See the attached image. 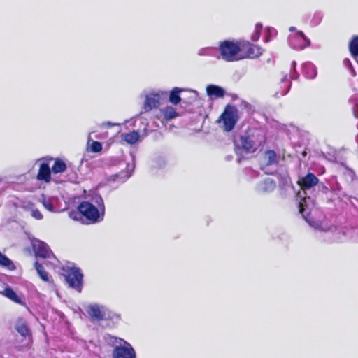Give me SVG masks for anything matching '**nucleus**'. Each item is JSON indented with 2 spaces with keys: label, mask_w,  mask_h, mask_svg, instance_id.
<instances>
[{
  "label": "nucleus",
  "mask_w": 358,
  "mask_h": 358,
  "mask_svg": "<svg viewBox=\"0 0 358 358\" xmlns=\"http://www.w3.org/2000/svg\"><path fill=\"white\" fill-rule=\"evenodd\" d=\"M78 210L91 223H96L103 219L105 206L100 195H95L92 201H83L78 206Z\"/></svg>",
  "instance_id": "f257e3e1"
},
{
  "label": "nucleus",
  "mask_w": 358,
  "mask_h": 358,
  "mask_svg": "<svg viewBox=\"0 0 358 358\" xmlns=\"http://www.w3.org/2000/svg\"><path fill=\"white\" fill-rule=\"evenodd\" d=\"M275 187L274 180L271 178H266L258 185L257 190L262 193H267L273 191Z\"/></svg>",
  "instance_id": "2eb2a0df"
},
{
  "label": "nucleus",
  "mask_w": 358,
  "mask_h": 358,
  "mask_svg": "<svg viewBox=\"0 0 358 358\" xmlns=\"http://www.w3.org/2000/svg\"><path fill=\"white\" fill-rule=\"evenodd\" d=\"M319 182L318 178L313 173H309L304 177H302L299 179L298 183L300 185L301 189L303 190V199L299 201H303L305 197H308L306 196V191L310 190L312 187H315ZM299 196L302 197L301 193H299Z\"/></svg>",
  "instance_id": "ddd939ff"
},
{
  "label": "nucleus",
  "mask_w": 358,
  "mask_h": 358,
  "mask_svg": "<svg viewBox=\"0 0 358 358\" xmlns=\"http://www.w3.org/2000/svg\"><path fill=\"white\" fill-rule=\"evenodd\" d=\"M303 72L308 79H313L317 76L316 67L310 62H306L303 65Z\"/></svg>",
  "instance_id": "6ab92c4d"
},
{
  "label": "nucleus",
  "mask_w": 358,
  "mask_h": 358,
  "mask_svg": "<svg viewBox=\"0 0 358 358\" xmlns=\"http://www.w3.org/2000/svg\"><path fill=\"white\" fill-rule=\"evenodd\" d=\"M289 45L295 50H303L310 44V40L299 31L289 37Z\"/></svg>",
  "instance_id": "9d476101"
},
{
  "label": "nucleus",
  "mask_w": 358,
  "mask_h": 358,
  "mask_svg": "<svg viewBox=\"0 0 358 358\" xmlns=\"http://www.w3.org/2000/svg\"><path fill=\"white\" fill-rule=\"evenodd\" d=\"M116 125H119V124H116V123H113L111 122H103L102 123L101 126L102 127H114V126H116Z\"/></svg>",
  "instance_id": "c9c22d12"
},
{
  "label": "nucleus",
  "mask_w": 358,
  "mask_h": 358,
  "mask_svg": "<svg viewBox=\"0 0 358 358\" xmlns=\"http://www.w3.org/2000/svg\"><path fill=\"white\" fill-rule=\"evenodd\" d=\"M90 149L94 152H99L102 150V144L99 141H92Z\"/></svg>",
  "instance_id": "72a5a7b5"
},
{
  "label": "nucleus",
  "mask_w": 358,
  "mask_h": 358,
  "mask_svg": "<svg viewBox=\"0 0 358 358\" xmlns=\"http://www.w3.org/2000/svg\"><path fill=\"white\" fill-rule=\"evenodd\" d=\"M264 161L266 165H272L277 162V156L275 151L269 150L264 152Z\"/></svg>",
  "instance_id": "a878e982"
},
{
  "label": "nucleus",
  "mask_w": 358,
  "mask_h": 358,
  "mask_svg": "<svg viewBox=\"0 0 358 358\" xmlns=\"http://www.w3.org/2000/svg\"><path fill=\"white\" fill-rule=\"evenodd\" d=\"M240 56L241 59H255L262 55L263 50L258 45L250 43L248 41H240Z\"/></svg>",
  "instance_id": "1a4fd4ad"
},
{
  "label": "nucleus",
  "mask_w": 358,
  "mask_h": 358,
  "mask_svg": "<svg viewBox=\"0 0 358 358\" xmlns=\"http://www.w3.org/2000/svg\"><path fill=\"white\" fill-rule=\"evenodd\" d=\"M264 142V136L258 132L246 134L235 142V152L237 155L254 153Z\"/></svg>",
  "instance_id": "7ed1b4c3"
},
{
  "label": "nucleus",
  "mask_w": 358,
  "mask_h": 358,
  "mask_svg": "<svg viewBox=\"0 0 358 358\" xmlns=\"http://www.w3.org/2000/svg\"><path fill=\"white\" fill-rule=\"evenodd\" d=\"M226 131H231L238 120V110L233 106L227 105L220 117Z\"/></svg>",
  "instance_id": "423d86ee"
},
{
  "label": "nucleus",
  "mask_w": 358,
  "mask_h": 358,
  "mask_svg": "<svg viewBox=\"0 0 358 358\" xmlns=\"http://www.w3.org/2000/svg\"><path fill=\"white\" fill-rule=\"evenodd\" d=\"M231 158H232V157H231V156H227V160H231Z\"/></svg>",
  "instance_id": "58836bf2"
},
{
  "label": "nucleus",
  "mask_w": 358,
  "mask_h": 358,
  "mask_svg": "<svg viewBox=\"0 0 358 358\" xmlns=\"http://www.w3.org/2000/svg\"><path fill=\"white\" fill-rule=\"evenodd\" d=\"M297 77H298V75H296V76L294 75L292 76V79L296 78Z\"/></svg>",
  "instance_id": "ea45409f"
},
{
  "label": "nucleus",
  "mask_w": 358,
  "mask_h": 358,
  "mask_svg": "<svg viewBox=\"0 0 358 358\" xmlns=\"http://www.w3.org/2000/svg\"><path fill=\"white\" fill-rule=\"evenodd\" d=\"M135 169V156L134 154L130 155V162L127 164V171L125 173H120L115 176L118 179H127L129 178Z\"/></svg>",
  "instance_id": "dca6fc26"
},
{
  "label": "nucleus",
  "mask_w": 358,
  "mask_h": 358,
  "mask_svg": "<svg viewBox=\"0 0 358 358\" xmlns=\"http://www.w3.org/2000/svg\"><path fill=\"white\" fill-rule=\"evenodd\" d=\"M66 163L61 159L57 158L55 160V163L52 166V172L54 174L62 173H64L66 170Z\"/></svg>",
  "instance_id": "4be33fe9"
},
{
  "label": "nucleus",
  "mask_w": 358,
  "mask_h": 358,
  "mask_svg": "<svg viewBox=\"0 0 358 358\" xmlns=\"http://www.w3.org/2000/svg\"><path fill=\"white\" fill-rule=\"evenodd\" d=\"M353 111L355 115L358 117V103H356L355 106L353 107Z\"/></svg>",
  "instance_id": "e433bc0d"
},
{
  "label": "nucleus",
  "mask_w": 358,
  "mask_h": 358,
  "mask_svg": "<svg viewBox=\"0 0 358 358\" xmlns=\"http://www.w3.org/2000/svg\"><path fill=\"white\" fill-rule=\"evenodd\" d=\"M161 113L166 120H173L178 116V113L172 106H166L161 109Z\"/></svg>",
  "instance_id": "b1692460"
},
{
  "label": "nucleus",
  "mask_w": 358,
  "mask_h": 358,
  "mask_svg": "<svg viewBox=\"0 0 358 358\" xmlns=\"http://www.w3.org/2000/svg\"><path fill=\"white\" fill-rule=\"evenodd\" d=\"M292 64H293V65H294V68H295V66H296V62H295V61H293Z\"/></svg>",
  "instance_id": "79ce46f5"
},
{
  "label": "nucleus",
  "mask_w": 358,
  "mask_h": 358,
  "mask_svg": "<svg viewBox=\"0 0 358 358\" xmlns=\"http://www.w3.org/2000/svg\"><path fill=\"white\" fill-rule=\"evenodd\" d=\"M214 50H215L213 48H203L198 51V55L199 56H212Z\"/></svg>",
  "instance_id": "473e14b6"
},
{
  "label": "nucleus",
  "mask_w": 358,
  "mask_h": 358,
  "mask_svg": "<svg viewBox=\"0 0 358 358\" xmlns=\"http://www.w3.org/2000/svg\"><path fill=\"white\" fill-rule=\"evenodd\" d=\"M86 311L92 321H101L106 318L107 308L103 305L92 303L87 306Z\"/></svg>",
  "instance_id": "9b49d317"
},
{
  "label": "nucleus",
  "mask_w": 358,
  "mask_h": 358,
  "mask_svg": "<svg viewBox=\"0 0 358 358\" xmlns=\"http://www.w3.org/2000/svg\"><path fill=\"white\" fill-rule=\"evenodd\" d=\"M41 201L45 209H47L48 210H49L50 212L55 211L54 206H53V203H52V199L47 198L44 194H43Z\"/></svg>",
  "instance_id": "7c9ffc66"
},
{
  "label": "nucleus",
  "mask_w": 358,
  "mask_h": 358,
  "mask_svg": "<svg viewBox=\"0 0 358 358\" xmlns=\"http://www.w3.org/2000/svg\"><path fill=\"white\" fill-rule=\"evenodd\" d=\"M139 138L140 134L136 131H133L129 133H123L121 134L122 140L131 145L136 143L138 141Z\"/></svg>",
  "instance_id": "aec40b11"
},
{
  "label": "nucleus",
  "mask_w": 358,
  "mask_h": 358,
  "mask_svg": "<svg viewBox=\"0 0 358 358\" xmlns=\"http://www.w3.org/2000/svg\"><path fill=\"white\" fill-rule=\"evenodd\" d=\"M183 91H185V89H183V88L174 87L170 92L169 97V101L173 105L178 104L181 101V98L180 96V93Z\"/></svg>",
  "instance_id": "412c9836"
},
{
  "label": "nucleus",
  "mask_w": 358,
  "mask_h": 358,
  "mask_svg": "<svg viewBox=\"0 0 358 358\" xmlns=\"http://www.w3.org/2000/svg\"><path fill=\"white\" fill-rule=\"evenodd\" d=\"M113 358H136V354L128 342H124L123 345H118L113 349L112 352Z\"/></svg>",
  "instance_id": "f8f14e48"
},
{
  "label": "nucleus",
  "mask_w": 358,
  "mask_h": 358,
  "mask_svg": "<svg viewBox=\"0 0 358 358\" xmlns=\"http://www.w3.org/2000/svg\"><path fill=\"white\" fill-rule=\"evenodd\" d=\"M34 266L38 275H39L42 280L45 282H52V280H50L48 273L45 271L42 264H39L38 262H36L34 264Z\"/></svg>",
  "instance_id": "393cba45"
},
{
  "label": "nucleus",
  "mask_w": 358,
  "mask_h": 358,
  "mask_svg": "<svg viewBox=\"0 0 358 358\" xmlns=\"http://www.w3.org/2000/svg\"><path fill=\"white\" fill-rule=\"evenodd\" d=\"M16 331L23 337L29 336L30 331L27 327V322L22 319L19 318L15 325Z\"/></svg>",
  "instance_id": "a211bd4d"
},
{
  "label": "nucleus",
  "mask_w": 358,
  "mask_h": 358,
  "mask_svg": "<svg viewBox=\"0 0 358 358\" xmlns=\"http://www.w3.org/2000/svg\"><path fill=\"white\" fill-rule=\"evenodd\" d=\"M237 162H238V163H241V157H239V158L237 159Z\"/></svg>",
  "instance_id": "a19ab883"
},
{
  "label": "nucleus",
  "mask_w": 358,
  "mask_h": 358,
  "mask_svg": "<svg viewBox=\"0 0 358 358\" xmlns=\"http://www.w3.org/2000/svg\"><path fill=\"white\" fill-rule=\"evenodd\" d=\"M51 171L49 165L47 163H42L40 165L36 178L38 180L50 182L51 181Z\"/></svg>",
  "instance_id": "4468645a"
},
{
  "label": "nucleus",
  "mask_w": 358,
  "mask_h": 358,
  "mask_svg": "<svg viewBox=\"0 0 358 358\" xmlns=\"http://www.w3.org/2000/svg\"><path fill=\"white\" fill-rule=\"evenodd\" d=\"M88 141H91V136H90V135L89 136Z\"/></svg>",
  "instance_id": "37998d69"
},
{
  "label": "nucleus",
  "mask_w": 358,
  "mask_h": 358,
  "mask_svg": "<svg viewBox=\"0 0 358 358\" xmlns=\"http://www.w3.org/2000/svg\"><path fill=\"white\" fill-rule=\"evenodd\" d=\"M66 282L70 287L75 289L79 292L82 289L83 274L78 268H68L64 274Z\"/></svg>",
  "instance_id": "6e6552de"
},
{
  "label": "nucleus",
  "mask_w": 358,
  "mask_h": 358,
  "mask_svg": "<svg viewBox=\"0 0 358 358\" xmlns=\"http://www.w3.org/2000/svg\"><path fill=\"white\" fill-rule=\"evenodd\" d=\"M315 203L310 197H305L302 201L299 203V210L304 220L315 229L321 231H327L331 230L332 226L326 220H315L312 214L316 210L314 209Z\"/></svg>",
  "instance_id": "f03ea898"
},
{
  "label": "nucleus",
  "mask_w": 358,
  "mask_h": 358,
  "mask_svg": "<svg viewBox=\"0 0 358 358\" xmlns=\"http://www.w3.org/2000/svg\"><path fill=\"white\" fill-rule=\"evenodd\" d=\"M262 29V24L257 23L255 26V33L252 35V37H251L252 41H257L259 40Z\"/></svg>",
  "instance_id": "2f4dec72"
},
{
  "label": "nucleus",
  "mask_w": 358,
  "mask_h": 358,
  "mask_svg": "<svg viewBox=\"0 0 358 358\" xmlns=\"http://www.w3.org/2000/svg\"><path fill=\"white\" fill-rule=\"evenodd\" d=\"M282 84L281 86V91L276 92V96H284L287 94L289 92L290 87H291V83L289 81L287 78V75H285L283 78H282Z\"/></svg>",
  "instance_id": "bb28decb"
},
{
  "label": "nucleus",
  "mask_w": 358,
  "mask_h": 358,
  "mask_svg": "<svg viewBox=\"0 0 358 358\" xmlns=\"http://www.w3.org/2000/svg\"><path fill=\"white\" fill-rule=\"evenodd\" d=\"M296 27H289V30L290 31H296Z\"/></svg>",
  "instance_id": "4c0bfd02"
},
{
  "label": "nucleus",
  "mask_w": 358,
  "mask_h": 358,
  "mask_svg": "<svg viewBox=\"0 0 358 358\" xmlns=\"http://www.w3.org/2000/svg\"><path fill=\"white\" fill-rule=\"evenodd\" d=\"M350 51L352 57L358 62V36L354 37L350 43Z\"/></svg>",
  "instance_id": "cd10ccee"
},
{
  "label": "nucleus",
  "mask_w": 358,
  "mask_h": 358,
  "mask_svg": "<svg viewBox=\"0 0 358 358\" xmlns=\"http://www.w3.org/2000/svg\"><path fill=\"white\" fill-rule=\"evenodd\" d=\"M1 293L5 296H6L7 298L10 299V300H12L16 303L20 302V300L18 296L10 287H6Z\"/></svg>",
  "instance_id": "c756f323"
},
{
  "label": "nucleus",
  "mask_w": 358,
  "mask_h": 358,
  "mask_svg": "<svg viewBox=\"0 0 358 358\" xmlns=\"http://www.w3.org/2000/svg\"><path fill=\"white\" fill-rule=\"evenodd\" d=\"M240 41L225 40L220 43L219 50L222 58L227 62H235L241 59L240 56Z\"/></svg>",
  "instance_id": "20e7f679"
},
{
  "label": "nucleus",
  "mask_w": 358,
  "mask_h": 358,
  "mask_svg": "<svg viewBox=\"0 0 358 358\" xmlns=\"http://www.w3.org/2000/svg\"><path fill=\"white\" fill-rule=\"evenodd\" d=\"M207 94L210 97L222 98L225 94L224 90L215 85H209L206 87Z\"/></svg>",
  "instance_id": "f3484780"
},
{
  "label": "nucleus",
  "mask_w": 358,
  "mask_h": 358,
  "mask_svg": "<svg viewBox=\"0 0 358 358\" xmlns=\"http://www.w3.org/2000/svg\"><path fill=\"white\" fill-rule=\"evenodd\" d=\"M31 215L36 220H40L43 219L42 213L36 208H32L31 210Z\"/></svg>",
  "instance_id": "f704fd0d"
},
{
  "label": "nucleus",
  "mask_w": 358,
  "mask_h": 358,
  "mask_svg": "<svg viewBox=\"0 0 358 358\" xmlns=\"http://www.w3.org/2000/svg\"><path fill=\"white\" fill-rule=\"evenodd\" d=\"M32 248L36 257L46 259V265H55L57 259L49 246L43 241L38 239L32 241Z\"/></svg>",
  "instance_id": "39448f33"
},
{
  "label": "nucleus",
  "mask_w": 358,
  "mask_h": 358,
  "mask_svg": "<svg viewBox=\"0 0 358 358\" xmlns=\"http://www.w3.org/2000/svg\"><path fill=\"white\" fill-rule=\"evenodd\" d=\"M0 266L7 268L9 270H13L15 266L13 262L8 259L6 255L0 252Z\"/></svg>",
  "instance_id": "c85d7f7f"
},
{
  "label": "nucleus",
  "mask_w": 358,
  "mask_h": 358,
  "mask_svg": "<svg viewBox=\"0 0 358 358\" xmlns=\"http://www.w3.org/2000/svg\"><path fill=\"white\" fill-rule=\"evenodd\" d=\"M104 339L109 345L114 347V348L118 345H123L124 342H127L122 338L112 336L110 334H106L104 336Z\"/></svg>",
  "instance_id": "5701e85b"
},
{
  "label": "nucleus",
  "mask_w": 358,
  "mask_h": 358,
  "mask_svg": "<svg viewBox=\"0 0 358 358\" xmlns=\"http://www.w3.org/2000/svg\"><path fill=\"white\" fill-rule=\"evenodd\" d=\"M167 92L162 90L152 91L145 96L143 103V110L145 112H149L152 109L157 108L160 105V101L165 98Z\"/></svg>",
  "instance_id": "0eeeda50"
}]
</instances>
